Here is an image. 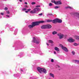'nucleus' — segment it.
I'll return each instance as SVG.
<instances>
[{
    "mask_svg": "<svg viewBox=\"0 0 79 79\" xmlns=\"http://www.w3.org/2000/svg\"><path fill=\"white\" fill-rule=\"evenodd\" d=\"M19 1L20 2H23V0H19Z\"/></svg>",
    "mask_w": 79,
    "mask_h": 79,
    "instance_id": "79ce46f5",
    "label": "nucleus"
},
{
    "mask_svg": "<svg viewBox=\"0 0 79 79\" xmlns=\"http://www.w3.org/2000/svg\"><path fill=\"white\" fill-rule=\"evenodd\" d=\"M31 10V9H27V11H25V12L26 13H28V11H30Z\"/></svg>",
    "mask_w": 79,
    "mask_h": 79,
    "instance_id": "412c9836",
    "label": "nucleus"
},
{
    "mask_svg": "<svg viewBox=\"0 0 79 79\" xmlns=\"http://www.w3.org/2000/svg\"><path fill=\"white\" fill-rule=\"evenodd\" d=\"M57 35L59 36V39H61L63 38L64 35L63 34L61 33H59L57 34Z\"/></svg>",
    "mask_w": 79,
    "mask_h": 79,
    "instance_id": "0eeeda50",
    "label": "nucleus"
},
{
    "mask_svg": "<svg viewBox=\"0 0 79 79\" xmlns=\"http://www.w3.org/2000/svg\"><path fill=\"white\" fill-rule=\"evenodd\" d=\"M65 9H68L69 8V9H70L71 10L72 9H73V8L72 7H71L69 6H66L65 7Z\"/></svg>",
    "mask_w": 79,
    "mask_h": 79,
    "instance_id": "2eb2a0df",
    "label": "nucleus"
},
{
    "mask_svg": "<svg viewBox=\"0 0 79 79\" xmlns=\"http://www.w3.org/2000/svg\"><path fill=\"white\" fill-rule=\"evenodd\" d=\"M39 54H40V55H43L44 53H42V52H39Z\"/></svg>",
    "mask_w": 79,
    "mask_h": 79,
    "instance_id": "bb28decb",
    "label": "nucleus"
},
{
    "mask_svg": "<svg viewBox=\"0 0 79 79\" xmlns=\"http://www.w3.org/2000/svg\"><path fill=\"white\" fill-rule=\"evenodd\" d=\"M72 53L73 55L75 54V52H74V51H72Z\"/></svg>",
    "mask_w": 79,
    "mask_h": 79,
    "instance_id": "7c9ffc66",
    "label": "nucleus"
},
{
    "mask_svg": "<svg viewBox=\"0 0 79 79\" xmlns=\"http://www.w3.org/2000/svg\"><path fill=\"white\" fill-rule=\"evenodd\" d=\"M49 43H51V44H53V41L51 40H49Z\"/></svg>",
    "mask_w": 79,
    "mask_h": 79,
    "instance_id": "5701e85b",
    "label": "nucleus"
},
{
    "mask_svg": "<svg viewBox=\"0 0 79 79\" xmlns=\"http://www.w3.org/2000/svg\"><path fill=\"white\" fill-rule=\"evenodd\" d=\"M75 40L72 38H70L68 40V41L69 42H74Z\"/></svg>",
    "mask_w": 79,
    "mask_h": 79,
    "instance_id": "423d86ee",
    "label": "nucleus"
},
{
    "mask_svg": "<svg viewBox=\"0 0 79 79\" xmlns=\"http://www.w3.org/2000/svg\"><path fill=\"white\" fill-rule=\"evenodd\" d=\"M16 34H17V29L16 30V31H15V35H16Z\"/></svg>",
    "mask_w": 79,
    "mask_h": 79,
    "instance_id": "2f4dec72",
    "label": "nucleus"
},
{
    "mask_svg": "<svg viewBox=\"0 0 79 79\" xmlns=\"http://www.w3.org/2000/svg\"><path fill=\"white\" fill-rule=\"evenodd\" d=\"M46 44H47V45H48H48H49V44H48L47 43H46Z\"/></svg>",
    "mask_w": 79,
    "mask_h": 79,
    "instance_id": "37998d69",
    "label": "nucleus"
},
{
    "mask_svg": "<svg viewBox=\"0 0 79 79\" xmlns=\"http://www.w3.org/2000/svg\"><path fill=\"white\" fill-rule=\"evenodd\" d=\"M49 76L51 77H52L53 78H54V75H53V74L50 73L49 74Z\"/></svg>",
    "mask_w": 79,
    "mask_h": 79,
    "instance_id": "6ab92c4d",
    "label": "nucleus"
},
{
    "mask_svg": "<svg viewBox=\"0 0 79 79\" xmlns=\"http://www.w3.org/2000/svg\"><path fill=\"white\" fill-rule=\"evenodd\" d=\"M40 7V6H36V8H38L39 7Z\"/></svg>",
    "mask_w": 79,
    "mask_h": 79,
    "instance_id": "e433bc0d",
    "label": "nucleus"
},
{
    "mask_svg": "<svg viewBox=\"0 0 79 79\" xmlns=\"http://www.w3.org/2000/svg\"><path fill=\"white\" fill-rule=\"evenodd\" d=\"M34 27H33V26L32 25H30L28 26V27L30 28V29H31V28H33Z\"/></svg>",
    "mask_w": 79,
    "mask_h": 79,
    "instance_id": "aec40b11",
    "label": "nucleus"
},
{
    "mask_svg": "<svg viewBox=\"0 0 79 79\" xmlns=\"http://www.w3.org/2000/svg\"><path fill=\"white\" fill-rule=\"evenodd\" d=\"M54 49H55V50H56V52H59V51H60V49H59L58 48L56 47H55L54 48Z\"/></svg>",
    "mask_w": 79,
    "mask_h": 79,
    "instance_id": "4468645a",
    "label": "nucleus"
},
{
    "mask_svg": "<svg viewBox=\"0 0 79 79\" xmlns=\"http://www.w3.org/2000/svg\"><path fill=\"white\" fill-rule=\"evenodd\" d=\"M31 52L32 53H36V54L39 53L38 51L34 49H33L32 51H31Z\"/></svg>",
    "mask_w": 79,
    "mask_h": 79,
    "instance_id": "6e6552de",
    "label": "nucleus"
},
{
    "mask_svg": "<svg viewBox=\"0 0 79 79\" xmlns=\"http://www.w3.org/2000/svg\"><path fill=\"white\" fill-rule=\"evenodd\" d=\"M75 61L76 62H77V63H78V64H79V61L77 60H75Z\"/></svg>",
    "mask_w": 79,
    "mask_h": 79,
    "instance_id": "cd10ccee",
    "label": "nucleus"
},
{
    "mask_svg": "<svg viewBox=\"0 0 79 79\" xmlns=\"http://www.w3.org/2000/svg\"><path fill=\"white\" fill-rule=\"evenodd\" d=\"M60 46L61 47L63 50L65 51V52H68V49L66 48V47H64V46H63V45L62 44H60Z\"/></svg>",
    "mask_w": 79,
    "mask_h": 79,
    "instance_id": "39448f33",
    "label": "nucleus"
},
{
    "mask_svg": "<svg viewBox=\"0 0 79 79\" xmlns=\"http://www.w3.org/2000/svg\"><path fill=\"white\" fill-rule=\"evenodd\" d=\"M37 70H38L40 73H43L44 74L47 73V70L45 69L38 67L37 68Z\"/></svg>",
    "mask_w": 79,
    "mask_h": 79,
    "instance_id": "f257e3e1",
    "label": "nucleus"
},
{
    "mask_svg": "<svg viewBox=\"0 0 79 79\" xmlns=\"http://www.w3.org/2000/svg\"><path fill=\"white\" fill-rule=\"evenodd\" d=\"M35 2H32L31 3V4L32 5H35Z\"/></svg>",
    "mask_w": 79,
    "mask_h": 79,
    "instance_id": "72a5a7b5",
    "label": "nucleus"
},
{
    "mask_svg": "<svg viewBox=\"0 0 79 79\" xmlns=\"http://www.w3.org/2000/svg\"><path fill=\"white\" fill-rule=\"evenodd\" d=\"M59 8V7L58 6H56L54 7L55 9H57V8Z\"/></svg>",
    "mask_w": 79,
    "mask_h": 79,
    "instance_id": "c756f323",
    "label": "nucleus"
},
{
    "mask_svg": "<svg viewBox=\"0 0 79 79\" xmlns=\"http://www.w3.org/2000/svg\"><path fill=\"white\" fill-rule=\"evenodd\" d=\"M58 67H59V66L58 65Z\"/></svg>",
    "mask_w": 79,
    "mask_h": 79,
    "instance_id": "de8ad7c7",
    "label": "nucleus"
},
{
    "mask_svg": "<svg viewBox=\"0 0 79 79\" xmlns=\"http://www.w3.org/2000/svg\"><path fill=\"white\" fill-rule=\"evenodd\" d=\"M52 3H55H55H56L55 1L54 0H52Z\"/></svg>",
    "mask_w": 79,
    "mask_h": 79,
    "instance_id": "a878e982",
    "label": "nucleus"
},
{
    "mask_svg": "<svg viewBox=\"0 0 79 79\" xmlns=\"http://www.w3.org/2000/svg\"><path fill=\"white\" fill-rule=\"evenodd\" d=\"M52 21L53 23H54V24H56V23H58L57 21V19L53 20H52Z\"/></svg>",
    "mask_w": 79,
    "mask_h": 79,
    "instance_id": "f8f14e48",
    "label": "nucleus"
},
{
    "mask_svg": "<svg viewBox=\"0 0 79 79\" xmlns=\"http://www.w3.org/2000/svg\"><path fill=\"white\" fill-rule=\"evenodd\" d=\"M57 23H62V20H61V19H57Z\"/></svg>",
    "mask_w": 79,
    "mask_h": 79,
    "instance_id": "dca6fc26",
    "label": "nucleus"
},
{
    "mask_svg": "<svg viewBox=\"0 0 79 79\" xmlns=\"http://www.w3.org/2000/svg\"><path fill=\"white\" fill-rule=\"evenodd\" d=\"M5 10H8V8L6 7L4 9Z\"/></svg>",
    "mask_w": 79,
    "mask_h": 79,
    "instance_id": "4c0bfd02",
    "label": "nucleus"
},
{
    "mask_svg": "<svg viewBox=\"0 0 79 79\" xmlns=\"http://www.w3.org/2000/svg\"><path fill=\"white\" fill-rule=\"evenodd\" d=\"M1 15H4V13H1Z\"/></svg>",
    "mask_w": 79,
    "mask_h": 79,
    "instance_id": "a19ab883",
    "label": "nucleus"
},
{
    "mask_svg": "<svg viewBox=\"0 0 79 79\" xmlns=\"http://www.w3.org/2000/svg\"><path fill=\"white\" fill-rule=\"evenodd\" d=\"M33 40L32 41L33 43H35L37 44H38L40 42V39H39L37 37H34L33 38Z\"/></svg>",
    "mask_w": 79,
    "mask_h": 79,
    "instance_id": "f03ea898",
    "label": "nucleus"
},
{
    "mask_svg": "<svg viewBox=\"0 0 79 79\" xmlns=\"http://www.w3.org/2000/svg\"><path fill=\"white\" fill-rule=\"evenodd\" d=\"M57 34V32L56 31H54L52 32V34H53V35H55V34Z\"/></svg>",
    "mask_w": 79,
    "mask_h": 79,
    "instance_id": "4be33fe9",
    "label": "nucleus"
},
{
    "mask_svg": "<svg viewBox=\"0 0 79 79\" xmlns=\"http://www.w3.org/2000/svg\"><path fill=\"white\" fill-rule=\"evenodd\" d=\"M6 18H10V16L8 15H6Z\"/></svg>",
    "mask_w": 79,
    "mask_h": 79,
    "instance_id": "c9c22d12",
    "label": "nucleus"
},
{
    "mask_svg": "<svg viewBox=\"0 0 79 79\" xmlns=\"http://www.w3.org/2000/svg\"><path fill=\"white\" fill-rule=\"evenodd\" d=\"M61 2L60 1H57L56 2L55 4L56 5H61Z\"/></svg>",
    "mask_w": 79,
    "mask_h": 79,
    "instance_id": "ddd939ff",
    "label": "nucleus"
},
{
    "mask_svg": "<svg viewBox=\"0 0 79 79\" xmlns=\"http://www.w3.org/2000/svg\"><path fill=\"white\" fill-rule=\"evenodd\" d=\"M52 20H47V22H52Z\"/></svg>",
    "mask_w": 79,
    "mask_h": 79,
    "instance_id": "c85d7f7f",
    "label": "nucleus"
},
{
    "mask_svg": "<svg viewBox=\"0 0 79 79\" xmlns=\"http://www.w3.org/2000/svg\"><path fill=\"white\" fill-rule=\"evenodd\" d=\"M52 25L50 24H47L46 25L42 26L41 28L42 29H50L52 28Z\"/></svg>",
    "mask_w": 79,
    "mask_h": 79,
    "instance_id": "20e7f679",
    "label": "nucleus"
},
{
    "mask_svg": "<svg viewBox=\"0 0 79 79\" xmlns=\"http://www.w3.org/2000/svg\"><path fill=\"white\" fill-rule=\"evenodd\" d=\"M45 23V21H40L39 22H33L31 24L32 26L34 27V26H38L39 24L40 23Z\"/></svg>",
    "mask_w": 79,
    "mask_h": 79,
    "instance_id": "7ed1b4c3",
    "label": "nucleus"
},
{
    "mask_svg": "<svg viewBox=\"0 0 79 79\" xmlns=\"http://www.w3.org/2000/svg\"><path fill=\"white\" fill-rule=\"evenodd\" d=\"M49 6H52V3H50L49 5Z\"/></svg>",
    "mask_w": 79,
    "mask_h": 79,
    "instance_id": "f704fd0d",
    "label": "nucleus"
},
{
    "mask_svg": "<svg viewBox=\"0 0 79 79\" xmlns=\"http://www.w3.org/2000/svg\"><path fill=\"white\" fill-rule=\"evenodd\" d=\"M25 8H23L22 9V11H26L28 8V6H25Z\"/></svg>",
    "mask_w": 79,
    "mask_h": 79,
    "instance_id": "9d476101",
    "label": "nucleus"
},
{
    "mask_svg": "<svg viewBox=\"0 0 79 79\" xmlns=\"http://www.w3.org/2000/svg\"><path fill=\"white\" fill-rule=\"evenodd\" d=\"M20 71H21L22 72H25V71H26V69H20Z\"/></svg>",
    "mask_w": 79,
    "mask_h": 79,
    "instance_id": "a211bd4d",
    "label": "nucleus"
},
{
    "mask_svg": "<svg viewBox=\"0 0 79 79\" xmlns=\"http://www.w3.org/2000/svg\"><path fill=\"white\" fill-rule=\"evenodd\" d=\"M6 26H7V27H9V29H10V31H13V28L12 27H11L10 25L9 24H6Z\"/></svg>",
    "mask_w": 79,
    "mask_h": 79,
    "instance_id": "1a4fd4ad",
    "label": "nucleus"
},
{
    "mask_svg": "<svg viewBox=\"0 0 79 79\" xmlns=\"http://www.w3.org/2000/svg\"><path fill=\"white\" fill-rule=\"evenodd\" d=\"M73 45H74V46H77L78 45V44L74 43L73 44Z\"/></svg>",
    "mask_w": 79,
    "mask_h": 79,
    "instance_id": "393cba45",
    "label": "nucleus"
},
{
    "mask_svg": "<svg viewBox=\"0 0 79 79\" xmlns=\"http://www.w3.org/2000/svg\"><path fill=\"white\" fill-rule=\"evenodd\" d=\"M54 53L55 55L56 54V52H55V51H54Z\"/></svg>",
    "mask_w": 79,
    "mask_h": 79,
    "instance_id": "c03bdc74",
    "label": "nucleus"
},
{
    "mask_svg": "<svg viewBox=\"0 0 79 79\" xmlns=\"http://www.w3.org/2000/svg\"><path fill=\"white\" fill-rule=\"evenodd\" d=\"M31 13H32V14H34L35 13V11H34V10L33 9V10H31L30 12Z\"/></svg>",
    "mask_w": 79,
    "mask_h": 79,
    "instance_id": "f3484780",
    "label": "nucleus"
},
{
    "mask_svg": "<svg viewBox=\"0 0 79 79\" xmlns=\"http://www.w3.org/2000/svg\"><path fill=\"white\" fill-rule=\"evenodd\" d=\"M51 15H52V14H51Z\"/></svg>",
    "mask_w": 79,
    "mask_h": 79,
    "instance_id": "09e8293b",
    "label": "nucleus"
},
{
    "mask_svg": "<svg viewBox=\"0 0 79 79\" xmlns=\"http://www.w3.org/2000/svg\"><path fill=\"white\" fill-rule=\"evenodd\" d=\"M75 38H76V39H77V40H79V36H75Z\"/></svg>",
    "mask_w": 79,
    "mask_h": 79,
    "instance_id": "b1692460",
    "label": "nucleus"
},
{
    "mask_svg": "<svg viewBox=\"0 0 79 79\" xmlns=\"http://www.w3.org/2000/svg\"><path fill=\"white\" fill-rule=\"evenodd\" d=\"M51 62H52V63L54 62V60H53V59H51Z\"/></svg>",
    "mask_w": 79,
    "mask_h": 79,
    "instance_id": "473e14b6",
    "label": "nucleus"
},
{
    "mask_svg": "<svg viewBox=\"0 0 79 79\" xmlns=\"http://www.w3.org/2000/svg\"><path fill=\"white\" fill-rule=\"evenodd\" d=\"M14 76H16V74H15L14 75Z\"/></svg>",
    "mask_w": 79,
    "mask_h": 79,
    "instance_id": "49530a36",
    "label": "nucleus"
},
{
    "mask_svg": "<svg viewBox=\"0 0 79 79\" xmlns=\"http://www.w3.org/2000/svg\"><path fill=\"white\" fill-rule=\"evenodd\" d=\"M33 10H34V11H35V13H36V12H37V11H40V9L39 8H36L34 9Z\"/></svg>",
    "mask_w": 79,
    "mask_h": 79,
    "instance_id": "9b49d317",
    "label": "nucleus"
},
{
    "mask_svg": "<svg viewBox=\"0 0 79 79\" xmlns=\"http://www.w3.org/2000/svg\"><path fill=\"white\" fill-rule=\"evenodd\" d=\"M6 13H7L8 14H10V12H9V11H7Z\"/></svg>",
    "mask_w": 79,
    "mask_h": 79,
    "instance_id": "58836bf2",
    "label": "nucleus"
},
{
    "mask_svg": "<svg viewBox=\"0 0 79 79\" xmlns=\"http://www.w3.org/2000/svg\"><path fill=\"white\" fill-rule=\"evenodd\" d=\"M25 4H26V5H27V3L26 2H25Z\"/></svg>",
    "mask_w": 79,
    "mask_h": 79,
    "instance_id": "a18cd8bd",
    "label": "nucleus"
},
{
    "mask_svg": "<svg viewBox=\"0 0 79 79\" xmlns=\"http://www.w3.org/2000/svg\"><path fill=\"white\" fill-rule=\"evenodd\" d=\"M42 15H43L42 13H41V14H39V16H42Z\"/></svg>",
    "mask_w": 79,
    "mask_h": 79,
    "instance_id": "ea45409f",
    "label": "nucleus"
}]
</instances>
